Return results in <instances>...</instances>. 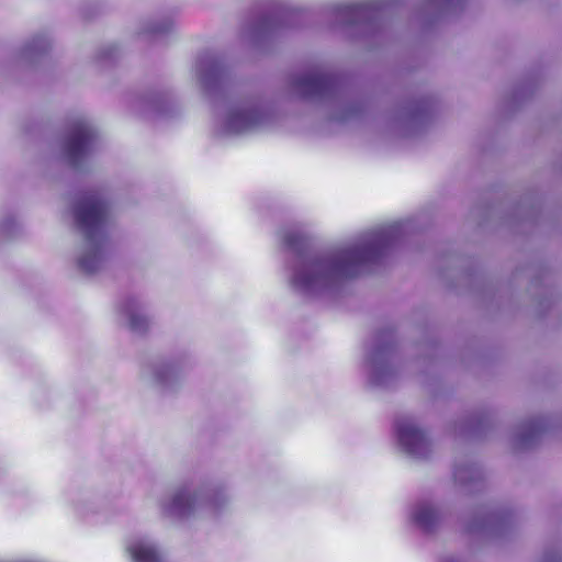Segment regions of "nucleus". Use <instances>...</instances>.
<instances>
[{"label":"nucleus","instance_id":"obj_1","mask_svg":"<svg viewBox=\"0 0 562 562\" xmlns=\"http://www.w3.org/2000/svg\"><path fill=\"white\" fill-rule=\"evenodd\" d=\"M390 238L391 232L381 229L368 234L351 246L304 260L294 269L291 284L303 295H318L329 291L344 279L356 276L363 263L376 257Z\"/></svg>","mask_w":562,"mask_h":562},{"label":"nucleus","instance_id":"obj_2","mask_svg":"<svg viewBox=\"0 0 562 562\" xmlns=\"http://www.w3.org/2000/svg\"><path fill=\"white\" fill-rule=\"evenodd\" d=\"M74 216L85 234L78 265L86 272H94L102 266L106 254V207L98 196L88 195L77 204Z\"/></svg>","mask_w":562,"mask_h":562},{"label":"nucleus","instance_id":"obj_3","mask_svg":"<svg viewBox=\"0 0 562 562\" xmlns=\"http://www.w3.org/2000/svg\"><path fill=\"white\" fill-rule=\"evenodd\" d=\"M162 512L172 517L190 518L217 506L216 492L209 487H180L161 501Z\"/></svg>","mask_w":562,"mask_h":562},{"label":"nucleus","instance_id":"obj_4","mask_svg":"<svg viewBox=\"0 0 562 562\" xmlns=\"http://www.w3.org/2000/svg\"><path fill=\"white\" fill-rule=\"evenodd\" d=\"M397 440L400 446L414 457L423 458L430 451L429 438L413 420H403L398 424Z\"/></svg>","mask_w":562,"mask_h":562},{"label":"nucleus","instance_id":"obj_5","mask_svg":"<svg viewBox=\"0 0 562 562\" xmlns=\"http://www.w3.org/2000/svg\"><path fill=\"white\" fill-rule=\"evenodd\" d=\"M259 122V113L246 105L229 108L221 119L223 134H240L250 131Z\"/></svg>","mask_w":562,"mask_h":562},{"label":"nucleus","instance_id":"obj_6","mask_svg":"<svg viewBox=\"0 0 562 562\" xmlns=\"http://www.w3.org/2000/svg\"><path fill=\"white\" fill-rule=\"evenodd\" d=\"M93 131L91 126L85 122L76 123L65 144V155L72 165H77L92 148Z\"/></svg>","mask_w":562,"mask_h":562},{"label":"nucleus","instance_id":"obj_7","mask_svg":"<svg viewBox=\"0 0 562 562\" xmlns=\"http://www.w3.org/2000/svg\"><path fill=\"white\" fill-rule=\"evenodd\" d=\"M120 323L134 331L144 330L149 318L144 304L138 299H127L119 306Z\"/></svg>","mask_w":562,"mask_h":562},{"label":"nucleus","instance_id":"obj_8","mask_svg":"<svg viewBox=\"0 0 562 562\" xmlns=\"http://www.w3.org/2000/svg\"><path fill=\"white\" fill-rule=\"evenodd\" d=\"M126 551L133 562H166L160 550L148 538H138L131 541Z\"/></svg>","mask_w":562,"mask_h":562},{"label":"nucleus","instance_id":"obj_9","mask_svg":"<svg viewBox=\"0 0 562 562\" xmlns=\"http://www.w3.org/2000/svg\"><path fill=\"white\" fill-rule=\"evenodd\" d=\"M153 380L162 387H171L179 379V370L172 363H161L153 368Z\"/></svg>","mask_w":562,"mask_h":562},{"label":"nucleus","instance_id":"obj_10","mask_svg":"<svg viewBox=\"0 0 562 562\" xmlns=\"http://www.w3.org/2000/svg\"><path fill=\"white\" fill-rule=\"evenodd\" d=\"M414 521L423 529H430L438 519V512L431 504H419L413 512Z\"/></svg>","mask_w":562,"mask_h":562},{"label":"nucleus","instance_id":"obj_11","mask_svg":"<svg viewBox=\"0 0 562 562\" xmlns=\"http://www.w3.org/2000/svg\"><path fill=\"white\" fill-rule=\"evenodd\" d=\"M325 80L318 76H307L302 79V92L306 95L321 93L325 88Z\"/></svg>","mask_w":562,"mask_h":562},{"label":"nucleus","instance_id":"obj_12","mask_svg":"<svg viewBox=\"0 0 562 562\" xmlns=\"http://www.w3.org/2000/svg\"><path fill=\"white\" fill-rule=\"evenodd\" d=\"M442 562H459V561L453 560V559H447V560H445V561H442Z\"/></svg>","mask_w":562,"mask_h":562},{"label":"nucleus","instance_id":"obj_13","mask_svg":"<svg viewBox=\"0 0 562 562\" xmlns=\"http://www.w3.org/2000/svg\"><path fill=\"white\" fill-rule=\"evenodd\" d=\"M154 32L159 33V32H162V30H160V29H155V30H154Z\"/></svg>","mask_w":562,"mask_h":562}]
</instances>
